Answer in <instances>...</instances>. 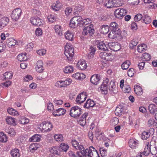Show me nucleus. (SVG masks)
Returning a JSON list of instances; mask_svg holds the SVG:
<instances>
[{"label": "nucleus", "instance_id": "obj_1", "mask_svg": "<svg viewBox=\"0 0 157 157\" xmlns=\"http://www.w3.org/2000/svg\"><path fill=\"white\" fill-rule=\"evenodd\" d=\"M68 155L71 157H100L98 152L93 146H90L89 148L82 150L80 152L77 151L76 155L72 151L68 152Z\"/></svg>", "mask_w": 157, "mask_h": 157}, {"label": "nucleus", "instance_id": "obj_2", "mask_svg": "<svg viewBox=\"0 0 157 157\" xmlns=\"http://www.w3.org/2000/svg\"><path fill=\"white\" fill-rule=\"evenodd\" d=\"M64 54L68 61H71L74 54V49L72 45L67 44L65 46Z\"/></svg>", "mask_w": 157, "mask_h": 157}, {"label": "nucleus", "instance_id": "obj_3", "mask_svg": "<svg viewBox=\"0 0 157 157\" xmlns=\"http://www.w3.org/2000/svg\"><path fill=\"white\" fill-rule=\"evenodd\" d=\"M109 51L101 52L100 54L101 61L104 63H107L109 61H112L114 58V56Z\"/></svg>", "mask_w": 157, "mask_h": 157}, {"label": "nucleus", "instance_id": "obj_4", "mask_svg": "<svg viewBox=\"0 0 157 157\" xmlns=\"http://www.w3.org/2000/svg\"><path fill=\"white\" fill-rule=\"evenodd\" d=\"M72 81L69 78H62L56 82L55 86L58 88L66 87L71 84Z\"/></svg>", "mask_w": 157, "mask_h": 157}, {"label": "nucleus", "instance_id": "obj_5", "mask_svg": "<svg viewBox=\"0 0 157 157\" xmlns=\"http://www.w3.org/2000/svg\"><path fill=\"white\" fill-rule=\"evenodd\" d=\"M82 113L81 108L78 106H75L71 108L69 114L71 117L76 118L79 117Z\"/></svg>", "mask_w": 157, "mask_h": 157}, {"label": "nucleus", "instance_id": "obj_6", "mask_svg": "<svg viewBox=\"0 0 157 157\" xmlns=\"http://www.w3.org/2000/svg\"><path fill=\"white\" fill-rule=\"evenodd\" d=\"M151 143H150L148 141H146L144 143V151L143 152V155L145 156H147L151 152L152 155H155L157 153V149L156 147H155V150L154 151H151Z\"/></svg>", "mask_w": 157, "mask_h": 157}, {"label": "nucleus", "instance_id": "obj_7", "mask_svg": "<svg viewBox=\"0 0 157 157\" xmlns=\"http://www.w3.org/2000/svg\"><path fill=\"white\" fill-rule=\"evenodd\" d=\"M108 37L112 39H115L118 40L122 39L123 38L121 33L118 30H113L111 31L108 35Z\"/></svg>", "mask_w": 157, "mask_h": 157}, {"label": "nucleus", "instance_id": "obj_8", "mask_svg": "<svg viewBox=\"0 0 157 157\" xmlns=\"http://www.w3.org/2000/svg\"><path fill=\"white\" fill-rule=\"evenodd\" d=\"M81 17H74L72 18L70 21L69 25L71 28H75L77 26H81L80 21H81Z\"/></svg>", "mask_w": 157, "mask_h": 157}, {"label": "nucleus", "instance_id": "obj_9", "mask_svg": "<svg viewBox=\"0 0 157 157\" xmlns=\"http://www.w3.org/2000/svg\"><path fill=\"white\" fill-rule=\"evenodd\" d=\"M127 13L126 9L124 8H118L114 12V14L116 18L121 19Z\"/></svg>", "mask_w": 157, "mask_h": 157}, {"label": "nucleus", "instance_id": "obj_10", "mask_svg": "<svg viewBox=\"0 0 157 157\" xmlns=\"http://www.w3.org/2000/svg\"><path fill=\"white\" fill-rule=\"evenodd\" d=\"M94 32L95 30L93 27V25H90L85 27L84 29L82 32V34L84 36L88 35L90 36L94 34Z\"/></svg>", "mask_w": 157, "mask_h": 157}, {"label": "nucleus", "instance_id": "obj_11", "mask_svg": "<svg viewBox=\"0 0 157 157\" xmlns=\"http://www.w3.org/2000/svg\"><path fill=\"white\" fill-rule=\"evenodd\" d=\"M30 22L33 25L38 26L43 25L44 23L42 19L37 17H31L30 19Z\"/></svg>", "mask_w": 157, "mask_h": 157}, {"label": "nucleus", "instance_id": "obj_12", "mask_svg": "<svg viewBox=\"0 0 157 157\" xmlns=\"http://www.w3.org/2000/svg\"><path fill=\"white\" fill-rule=\"evenodd\" d=\"M22 13V10L21 9L17 8L14 9L12 12L11 17L13 19L17 21L20 17Z\"/></svg>", "mask_w": 157, "mask_h": 157}, {"label": "nucleus", "instance_id": "obj_13", "mask_svg": "<svg viewBox=\"0 0 157 157\" xmlns=\"http://www.w3.org/2000/svg\"><path fill=\"white\" fill-rule=\"evenodd\" d=\"M66 110L63 108L54 109L52 113L54 117H60L63 116L66 113Z\"/></svg>", "mask_w": 157, "mask_h": 157}, {"label": "nucleus", "instance_id": "obj_14", "mask_svg": "<svg viewBox=\"0 0 157 157\" xmlns=\"http://www.w3.org/2000/svg\"><path fill=\"white\" fill-rule=\"evenodd\" d=\"M87 97L86 93V92H83L77 96L76 99V102L78 104H81L86 100Z\"/></svg>", "mask_w": 157, "mask_h": 157}, {"label": "nucleus", "instance_id": "obj_15", "mask_svg": "<svg viewBox=\"0 0 157 157\" xmlns=\"http://www.w3.org/2000/svg\"><path fill=\"white\" fill-rule=\"evenodd\" d=\"M42 125L41 130L43 132H48L52 130V125L50 122H44Z\"/></svg>", "mask_w": 157, "mask_h": 157}, {"label": "nucleus", "instance_id": "obj_16", "mask_svg": "<svg viewBox=\"0 0 157 157\" xmlns=\"http://www.w3.org/2000/svg\"><path fill=\"white\" fill-rule=\"evenodd\" d=\"M35 70L38 73H42L44 70V63L42 60H38L36 64Z\"/></svg>", "mask_w": 157, "mask_h": 157}, {"label": "nucleus", "instance_id": "obj_17", "mask_svg": "<svg viewBox=\"0 0 157 157\" xmlns=\"http://www.w3.org/2000/svg\"><path fill=\"white\" fill-rule=\"evenodd\" d=\"M109 80L106 78L104 80L100 87V90L101 92L103 94H106L108 93L107 85Z\"/></svg>", "mask_w": 157, "mask_h": 157}, {"label": "nucleus", "instance_id": "obj_18", "mask_svg": "<svg viewBox=\"0 0 157 157\" xmlns=\"http://www.w3.org/2000/svg\"><path fill=\"white\" fill-rule=\"evenodd\" d=\"M154 129L153 128H151L149 129L148 132H142L141 135V138L143 140H146L151 135H153L154 133Z\"/></svg>", "mask_w": 157, "mask_h": 157}, {"label": "nucleus", "instance_id": "obj_19", "mask_svg": "<svg viewBox=\"0 0 157 157\" xmlns=\"http://www.w3.org/2000/svg\"><path fill=\"white\" fill-rule=\"evenodd\" d=\"M76 66L78 69L83 70L86 68L87 66L86 61L84 60H81L78 62Z\"/></svg>", "mask_w": 157, "mask_h": 157}, {"label": "nucleus", "instance_id": "obj_20", "mask_svg": "<svg viewBox=\"0 0 157 157\" xmlns=\"http://www.w3.org/2000/svg\"><path fill=\"white\" fill-rule=\"evenodd\" d=\"M129 145L130 147L132 149L136 148L139 145V141L137 140L134 139H130L128 142Z\"/></svg>", "mask_w": 157, "mask_h": 157}, {"label": "nucleus", "instance_id": "obj_21", "mask_svg": "<svg viewBox=\"0 0 157 157\" xmlns=\"http://www.w3.org/2000/svg\"><path fill=\"white\" fill-rule=\"evenodd\" d=\"M49 151L51 153L54 155L58 156L61 155V151L59 150V148L58 146H54L50 148Z\"/></svg>", "mask_w": 157, "mask_h": 157}, {"label": "nucleus", "instance_id": "obj_22", "mask_svg": "<svg viewBox=\"0 0 157 157\" xmlns=\"http://www.w3.org/2000/svg\"><path fill=\"white\" fill-rule=\"evenodd\" d=\"M72 77L76 79L82 81L86 78V75L82 73L77 72L72 75Z\"/></svg>", "mask_w": 157, "mask_h": 157}, {"label": "nucleus", "instance_id": "obj_23", "mask_svg": "<svg viewBox=\"0 0 157 157\" xmlns=\"http://www.w3.org/2000/svg\"><path fill=\"white\" fill-rule=\"evenodd\" d=\"M100 80V76L98 74H94L92 75L90 78V82L93 84L97 85Z\"/></svg>", "mask_w": 157, "mask_h": 157}, {"label": "nucleus", "instance_id": "obj_24", "mask_svg": "<svg viewBox=\"0 0 157 157\" xmlns=\"http://www.w3.org/2000/svg\"><path fill=\"white\" fill-rule=\"evenodd\" d=\"M109 89L112 94H115L117 92V88L114 81H111L109 86Z\"/></svg>", "mask_w": 157, "mask_h": 157}, {"label": "nucleus", "instance_id": "obj_25", "mask_svg": "<svg viewBox=\"0 0 157 157\" xmlns=\"http://www.w3.org/2000/svg\"><path fill=\"white\" fill-rule=\"evenodd\" d=\"M97 46L99 49L101 50L106 51L107 50L108 45L105 44L103 41H98Z\"/></svg>", "mask_w": 157, "mask_h": 157}, {"label": "nucleus", "instance_id": "obj_26", "mask_svg": "<svg viewBox=\"0 0 157 157\" xmlns=\"http://www.w3.org/2000/svg\"><path fill=\"white\" fill-rule=\"evenodd\" d=\"M17 43L16 40L11 38L7 39L6 40V44L9 48L14 46Z\"/></svg>", "mask_w": 157, "mask_h": 157}, {"label": "nucleus", "instance_id": "obj_27", "mask_svg": "<svg viewBox=\"0 0 157 157\" xmlns=\"http://www.w3.org/2000/svg\"><path fill=\"white\" fill-rule=\"evenodd\" d=\"M6 124L13 126H15L16 125V121L15 118L11 117H7L6 118Z\"/></svg>", "mask_w": 157, "mask_h": 157}, {"label": "nucleus", "instance_id": "obj_28", "mask_svg": "<svg viewBox=\"0 0 157 157\" xmlns=\"http://www.w3.org/2000/svg\"><path fill=\"white\" fill-rule=\"evenodd\" d=\"M71 144L76 149L82 150L84 149L83 146L81 144H80L76 140H72Z\"/></svg>", "mask_w": 157, "mask_h": 157}, {"label": "nucleus", "instance_id": "obj_29", "mask_svg": "<svg viewBox=\"0 0 157 157\" xmlns=\"http://www.w3.org/2000/svg\"><path fill=\"white\" fill-rule=\"evenodd\" d=\"M9 21V19L7 17H4L0 19V30L6 25Z\"/></svg>", "mask_w": 157, "mask_h": 157}, {"label": "nucleus", "instance_id": "obj_30", "mask_svg": "<svg viewBox=\"0 0 157 157\" xmlns=\"http://www.w3.org/2000/svg\"><path fill=\"white\" fill-rule=\"evenodd\" d=\"M94 101L90 99H88L86 101L84 105V107L89 109L90 107H92L95 105Z\"/></svg>", "mask_w": 157, "mask_h": 157}, {"label": "nucleus", "instance_id": "obj_31", "mask_svg": "<svg viewBox=\"0 0 157 157\" xmlns=\"http://www.w3.org/2000/svg\"><path fill=\"white\" fill-rule=\"evenodd\" d=\"M110 45L111 46V49L114 51H117L121 49L120 44L117 43L112 42L110 43Z\"/></svg>", "mask_w": 157, "mask_h": 157}, {"label": "nucleus", "instance_id": "obj_32", "mask_svg": "<svg viewBox=\"0 0 157 157\" xmlns=\"http://www.w3.org/2000/svg\"><path fill=\"white\" fill-rule=\"evenodd\" d=\"M65 36L66 39L72 41L73 40L74 34L71 31H67L65 33Z\"/></svg>", "mask_w": 157, "mask_h": 157}, {"label": "nucleus", "instance_id": "obj_33", "mask_svg": "<svg viewBox=\"0 0 157 157\" xmlns=\"http://www.w3.org/2000/svg\"><path fill=\"white\" fill-rule=\"evenodd\" d=\"M10 154L12 157H19L20 156L19 150L17 148L12 149Z\"/></svg>", "mask_w": 157, "mask_h": 157}, {"label": "nucleus", "instance_id": "obj_34", "mask_svg": "<svg viewBox=\"0 0 157 157\" xmlns=\"http://www.w3.org/2000/svg\"><path fill=\"white\" fill-rule=\"evenodd\" d=\"M63 71L66 74L72 73L74 71L73 67L72 66L68 65L64 67Z\"/></svg>", "mask_w": 157, "mask_h": 157}, {"label": "nucleus", "instance_id": "obj_35", "mask_svg": "<svg viewBox=\"0 0 157 157\" xmlns=\"http://www.w3.org/2000/svg\"><path fill=\"white\" fill-rule=\"evenodd\" d=\"M62 5L61 3L59 1H57L56 2V3L52 6V8L55 11H59L61 8Z\"/></svg>", "mask_w": 157, "mask_h": 157}, {"label": "nucleus", "instance_id": "obj_36", "mask_svg": "<svg viewBox=\"0 0 157 157\" xmlns=\"http://www.w3.org/2000/svg\"><path fill=\"white\" fill-rule=\"evenodd\" d=\"M134 91L137 95H141L143 94V90L141 87L138 85L134 86Z\"/></svg>", "mask_w": 157, "mask_h": 157}, {"label": "nucleus", "instance_id": "obj_37", "mask_svg": "<svg viewBox=\"0 0 157 157\" xmlns=\"http://www.w3.org/2000/svg\"><path fill=\"white\" fill-rule=\"evenodd\" d=\"M147 48V46L146 44H142L138 45L137 48V50L138 52L141 53L145 51Z\"/></svg>", "mask_w": 157, "mask_h": 157}, {"label": "nucleus", "instance_id": "obj_38", "mask_svg": "<svg viewBox=\"0 0 157 157\" xmlns=\"http://www.w3.org/2000/svg\"><path fill=\"white\" fill-rule=\"evenodd\" d=\"M39 144H38L33 143L30 145L29 149L31 152H33L39 148Z\"/></svg>", "mask_w": 157, "mask_h": 157}, {"label": "nucleus", "instance_id": "obj_39", "mask_svg": "<svg viewBox=\"0 0 157 157\" xmlns=\"http://www.w3.org/2000/svg\"><path fill=\"white\" fill-rule=\"evenodd\" d=\"M80 22L81 25L83 26L90 24L92 23V21L89 18L82 20V17L81 21H80Z\"/></svg>", "mask_w": 157, "mask_h": 157}, {"label": "nucleus", "instance_id": "obj_40", "mask_svg": "<svg viewBox=\"0 0 157 157\" xmlns=\"http://www.w3.org/2000/svg\"><path fill=\"white\" fill-rule=\"evenodd\" d=\"M17 59L20 61H25L27 60V58L25 53H21L18 55L17 57Z\"/></svg>", "mask_w": 157, "mask_h": 157}, {"label": "nucleus", "instance_id": "obj_41", "mask_svg": "<svg viewBox=\"0 0 157 157\" xmlns=\"http://www.w3.org/2000/svg\"><path fill=\"white\" fill-rule=\"evenodd\" d=\"M7 111L9 114L14 116H18L19 113L18 112L14 109L9 108L8 109Z\"/></svg>", "mask_w": 157, "mask_h": 157}, {"label": "nucleus", "instance_id": "obj_42", "mask_svg": "<svg viewBox=\"0 0 157 157\" xmlns=\"http://www.w3.org/2000/svg\"><path fill=\"white\" fill-rule=\"evenodd\" d=\"M40 140V136L37 134H35L33 136L29 139L30 142H39Z\"/></svg>", "mask_w": 157, "mask_h": 157}, {"label": "nucleus", "instance_id": "obj_43", "mask_svg": "<svg viewBox=\"0 0 157 157\" xmlns=\"http://www.w3.org/2000/svg\"><path fill=\"white\" fill-rule=\"evenodd\" d=\"M104 5L108 8H114L113 0H108L105 3Z\"/></svg>", "mask_w": 157, "mask_h": 157}, {"label": "nucleus", "instance_id": "obj_44", "mask_svg": "<svg viewBox=\"0 0 157 157\" xmlns=\"http://www.w3.org/2000/svg\"><path fill=\"white\" fill-rule=\"evenodd\" d=\"M7 141V137L6 135L2 132H0V142L5 143Z\"/></svg>", "mask_w": 157, "mask_h": 157}, {"label": "nucleus", "instance_id": "obj_45", "mask_svg": "<svg viewBox=\"0 0 157 157\" xmlns=\"http://www.w3.org/2000/svg\"><path fill=\"white\" fill-rule=\"evenodd\" d=\"M109 26L107 25H103L101 26V32L103 34H106L109 31Z\"/></svg>", "mask_w": 157, "mask_h": 157}, {"label": "nucleus", "instance_id": "obj_46", "mask_svg": "<svg viewBox=\"0 0 157 157\" xmlns=\"http://www.w3.org/2000/svg\"><path fill=\"white\" fill-rule=\"evenodd\" d=\"M54 30L55 32L58 35L61 36L62 35L61 27L59 25H56L55 26Z\"/></svg>", "mask_w": 157, "mask_h": 157}, {"label": "nucleus", "instance_id": "obj_47", "mask_svg": "<svg viewBox=\"0 0 157 157\" xmlns=\"http://www.w3.org/2000/svg\"><path fill=\"white\" fill-rule=\"evenodd\" d=\"M148 125L149 126H153L155 128L157 127V123L153 119H150L148 121Z\"/></svg>", "mask_w": 157, "mask_h": 157}, {"label": "nucleus", "instance_id": "obj_48", "mask_svg": "<svg viewBox=\"0 0 157 157\" xmlns=\"http://www.w3.org/2000/svg\"><path fill=\"white\" fill-rule=\"evenodd\" d=\"M130 64V62L128 60H126L121 65V67L123 70L128 69Z\"/></svg>", "mask_w": 157, "mask_h": 157}, {"label": "nucleus", "instance_id": "obj_49", "mask_svg": "<svg viewBox=\"0 0 157 157\" xmlns=\"http://www.w3.org/2000/svg\"><path fill=\"white\" fill-rule=\"evenodd\" d=\"M156 106L153 104H151L148 106L149 110L151 113H154L156 110Z\"/></svg>", "mask_w": 157, "mask_h": 157}, {"label": "nucleus", "instance_id": "obj_50", "mask_svg": "<svg viewBox=\"0 0 157 157\" xmlns=\"http://www.w3.org/2000/svg\"><path fill=\"white\" fill-rule=\"evenodd\" d=\"M114 8L118 7L122 5L121 0H113Z\"/></svg>", "mask_w": 157, "mask_h": 157}, {"label": "nucleus", "instance_id": "obj_51", "mask_svg": "<svg viewBox=\"0 0 157 157\" xmlns=\"http://www.w3.org/2000/svg\"><path fill=\"white\" fill-rule=\"evenodd\" d=\"M13 75L11 72H7L5 73L4 76L6 80H8L12 77Z\"/></svg>", "mask_w": 157, "mask_h": 157}, {"label": "nucleus", "instance_id": "obj_52", "mask_svg": "<svg viewBox=\"0 0 157 157\" xmlns=\"http://www.w3.org/2000/svg\"><path fill=\"white\" fill-rule=\"evenodd\" d=\"M138 43L137 40L136 39H133L132 40L129 44L130 48L132 49L134 46H136Z\"/></svg>", "mask_w": 157, "mask_h": 157}, {"label": "nucleus", "instance_id": "obj_53", "mask_svg": "<svg viewBox=\"0 0 157 157\" xmlns=\"http://www.w3.org/2000/svg\"><path fill=\"white\" fill-rule=\"evenodd\" d=\"M143 22L146 24H149L150 23L151 21V19L150 17L148 16H144L143 18Z\"/></svg>", "mask_w": 157, "mask_h": 157}, {"label": "nucleus", "instance_id": "obj_54", "mask_svg": "<svg viewBox=\"0 0 157 157\" xmlns=\"http://www.w3.org/2000/svg\"><path fill=\"white\" fill-rule=\"evenodd\" d=\"M19 122L21 124H25L29 123V120L25 117H22L19 120Z\"/></svg>", "mask_w": 157, "mask_h": 157}, {"label": "nucleus", "instance_id": "obj_55", "mask_svg": "<svg viewBox=\"0 0 157 157\" xmlns=\"http://www.w3.org/2000/svg\"><path fill=\"white\" fill-rule=\"evenodd\" d=\"M54 138L57 141L61 142L63 140V137L61 134H56L54 136Z\"/></svg>", "mask_w": 157, "mask_h": 157}, {"label": "nucleus", "instance_id": "obj_56", "mask_svg": "<svg viewBox=\"0 0 157 157\" xmlns=\"http://www.w3.org/2000/svg\"><path fill=\"white\" fill-rule=\"evenodd\" d=\"M60 148L63 151H66L69 148L68 146L64 143H62L60 145Z\"/></svg>", "mask_w": 157, "mask_h": 157}, {"label": "nucleus", "instance_id": "obj_57", "mask_svg": "<svg viewBox=\"0 0 157 157\" xmlns=\"http://www.w3.org/2000/svg\"><path fill=\"white\" fill-rule=\"evenodd\" d=\"M72 11V9L71 7H67L66 8L65 10V14L67 16H69L71 15Z\"/></svg>", "mask_w": 157, "mask_h": 157}, {"label": "nucleus", "instance_id": "obj_58", "mask_svg": "<svg viewBox=\"0 0 157 157\" xmlns=\"http://www.w3.org/2000/svg\"><path fill=\"white\" fill-rule=\"evenodd\" d=\"M43 34V31L40 28H36L35 30V34L37 36H41Z\"/></svg>", "mask_w": 157, "mask_h": 157}, {"label": "nucleus", "instance_id": "obj_59", "mask_svg": "<svg viewBox=\"0 0 157 157\" xmlns=\"http://www.w3.org/2000/svg\"><path fill=\"white\" fill-rule=\"evenodd\" d=\"M143 56L145 60L149 61L151 59V56L148 53H144L143 55Z\"/></svg>", "mask_w": 157, "mask_h": 157}, {"label": "nucleus", "instance_id": "obj_60", "mask_svg": "<svg viewBox=\"0 0 157 157\" xmlns=\"http://www.w3.org/2000/svg\"><path fill=\"white\" fill-rule=\"evenodd\" d=\"M119 122V120L117 117H114L110 121V123L112 125H117Z\"/></svg>", "mask_w": 157, "mask_h": 157}, {"label": "nucleus", "instance_id": "obj_61", "mask_svg": "<svg viewBox=\"0 0 157 157\" xmlns=\"http://www.w3.org/2000/svg\"><path fill=\"white\" fill-rule=\"evenodd\" d=\"M47 18L48 21L51 22H53L56 21L55 17L52 14L48 15Z\"/></svg>", "mask_w": 157, "mask_h": 157}, {"label": "nucleus", "instance_id": "obj_62", "mask_svg": "<svg viewBox=\"0 0 157 157\" xmlns=\"http://www.w3.org/2000/svg\"><path fill=\"white\" fill-rule=\"evenodd\" d=\"M100 152L101 156L102 157L105 156L107 154V152L106 150L103 147L100 148Z\"/></svg>", "mask_w": 157, "mask_h": 157}, {"label": "nucleus", "instance_id": "obj_63", "mask_svg": "<svg viewBox=\"0 0 157 157\" xmlns=\"http://www.w3.org/2000/svg\"><path fill=\"white\" fill-rule=\"evenodd\" d=\"M110 26L113 30H116L118 27L117 24L115 22L111 23L110 24Z\"/></svg>", "mask_w": 157, "mask_h": 157}, {"label": "nucleus", "instance_id": "obj_64", "mask_svg": "<svg viewBox=\"0 0 157 157\" xmlns=\"http://www.w3.org/2000/svg\"><path fill=\"white\" fill-rule=\"evenodd\" d=\"M122 111V109H121L119 107H117L115 111V114L117 116H120L121 115Z\"/></svg>", "mask_w": 157, "mask_h": 157}]
</instances>
